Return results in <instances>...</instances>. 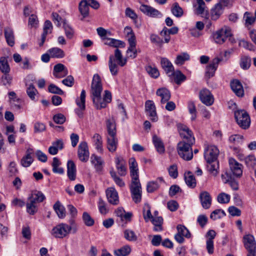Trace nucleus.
<instances>
[{
	"label": "nucleus",
	"mask_w": 256,
	"mask_h": 256,
	"mask_svg": "<svg viewBox=\"0 0 256 256\" xmlns=\"http://www.w3.org/2000/svg\"><path fill=\"white\" fill-rule=\"evenodd\" d=\"M78 231V226L73 220H70V224L60 223L54 227L51 234L58 238H64L68 236L70 233L75 234Z\"/></svg>",
	"instance_id": "nucleus-1"
},
{
	"label": "nucleus",
	"mask_w": 256,
	"mask_h": 256,
	"mask_svg": "<svg viewBox=\"0 0 256 256\" xmlns=\"http://www.w3.org/2000/svg\"><path fill=\"white\" fill-rule=\"evenodd\" d=\"M126 58H123L122 52L118 49H116L114 55H110L108 60V67L111 74L112 76L118 74L119 68L124 66L126 64Z\"/></svg>",
	"instance_id": "nucleus-2"
},
{
	"label": "nucleus",
	"mask_w": 256,
	"mask_h": 256,
	"mask_svg": "<svg viewBox=\"0 0 256 256\" xmlns=\"http://www.w3.org/2000/svg\"><path fill=\"white\" fill-rule=\"evenodd\" d=\"M102 90V86L101 78L98 74L93 76L91 86L90 94L94 104L98 102L100 100L101 92Z\"/></svg>",
	"instance_id": "nucleus-3"
},
{
	"label": "nucleus",
	"mask_w": 256,
	"mask_h": 256,
	"mask_svg": "<svg viewBox=\"0 0 256 256\" xmlns=\"http://www.w3.org/2000/svg\"><path fill=\"white\" fill-rule=\"evenodd\" d=\"M194 144L192 138L190 142H180L178 144L177 151L180 157L186 160H192L193 157L192 146Z\"/></svg>",
	"instance_id": "nucleus-4"
},
{
	"label": "nucleus",
	"mask_w": 256,
	"mask_h": 256,
	"mask_svg": "<svg viewBox=\"0 0 256 256\" xmlns=\"http://www.w3.org/2000/svg\"><path fill=\"white\" fill-rule=\"evenodd\" d=\"M130 188L134 202L136 204L140 202L142 198V188L138 177L132 178Z\"/></svg>",
	"instance_id": "nucleus-5"
},
{
	"label": "nucleus",
	"mask_w": 256,
	"mask_h": 256,
	"mask_svg": "<svg viewBox=\"0 0 256 256\" xmlns=\"http://www.w3.org/2000/svg\"><path fill=\"white\" fill-rule=\"evenodd\" d=\"M124 32L129 44V47L126 51L127 54L131 52L130 57L134 58L136 56L137 51L136 48V38L134 32L130 26H127L124 28Z\"/></svg>",
	"instance_id": "nucleus-6"
},
{
	"label": "nucleus",
	"mask_w": 256,
	"mask_h": 256,
	"mask_svg": "<svg viewBox=\"0 0 256 256\" xmlns=\"http://www.w3.org/2000/svg\"><path fill=\"white\" fill-rule=\"evenodd\" d=\"M232 34V30L228 26H224L221 28L213 32L212 37L213 40L217 44H224L226 40Z\"/></svg>",
	"instance_id": "nucleus-7"
},
{
	"label": "nucleus",
	"mask_w": 256,
	"mask_h": 256,
	"mask_svg": "<svg viewBox=\"0 0 256 256\" xmlns=\"http://www.w3.org/2000/svg\"><path fill=\"white\" fill-rule=\"evenodd\" d=\"M229 3L228 0H220L210 10V19L218 20L222 14L224 8L228 6Z\"/></svg>",
	"instance_id": "nucleus-8"
},
{
	"label": "nucleus",
	"mask_w": 256,
	"mask_h": 256,
	"mask_svg": "<svg viewBox=\"0 0 256 256\" xmlns=\"http://www.w3.org/2000/svg\"><path fill=\"white\" fill-rule=\"evenodd\" d=\"M234 117L238 124L243 129L248 128L250 120L248 114L244 110H237L234 112Z\"/></svg>",
	"instance_id": "nucleus-9"
},
{
	"label": "nucleus",
	"mask_w": 256,
	"mask_h": 256,
	"mask_svg": "<svg viewBox=\"0 0 256 256\" xmlns=\"http://www.w3.org/2000/svg\"><path fill=\"white\" fill-rule=\"evenodd\" d=\"M204 156L207 162L216 160L219 154L218 148L214 146L205 144Z\"/></svg>",
	"instance_id": "nucleus-10"
},
{
	"label": "nucleus",
	"mask_w": 256,
	"mask_h": 256,
	"mask_svg": "<svg viewBox=\"0 0 256 256\" xmlns=\"http://www.w3.org/2000/svg\"><path fill=\"white\" fill-rule=\"evenodd\" d=\"M178 129L180 136L182 138V140L181 142H190V140L192 138L193 139L194 142H195V138L193 132L187 126L179 124H178Z\"/></svg>",
	"instance_id": "nucleus-11"
},
{
	"label": "nucleus",
	"mask_w": 256,
	"mask_h": 256,
	"mask_svg": "<svg viewBox=\"0 0 256 256\" xmlns=\"http://www.w3.org/2000/svg\"><path fill=\"white\" fill-rule=\"evenodd\" d=\"M78 155L80 160L82 162L88 160L90 156L87 143L86 142H81L78 150Z\"/></svg>",
	"instance_id": "nucleus-12"
},
{
	"label": "nucleus",
	"mask_w": 256,
	"mask_h": 256,
	"mask_svg": "<svg viewBox=\"0 0 256 256\" xmlns=\"http://www.w3.org/2000/svg\"><path fill=\"white\" fill-rule=\"evenodd\" d=\"M145 110L146 114L153 122H156L158 118L156 112V108L153 101L148 100L145 102Z\"/></svg>",
	"instance_id": "nucleus-13"
},
{
	"label": "nucleus",
	"mask_w": 256,
	"mask_h": 256,
	"mask_svg": "<svg viewBox=\"0 0 256 256\" xmlns=\"http://www.w3.org/2000/svg\"><path fill=\"white\" fill-rule=\"evenodd\" d=\"M199 97L202 102L208 106H210L214 103L213 96L206 88H204L200 91Z\"/></svg>",
	"instance_id": "nucleus-14"
},
{
	"label": "nucleus",
	"mask_w": 256,
	"mask_h": 256,
	"mask_svg": "<svg viewBox=\"0 0 256 256\" xmlns=\"http://www.w3.org/2000/svg\"><path fill=\"white\" fill-rule=\"evenodd\" d=\"M244 243L248 253L256 252V242L254 237L251 234H248L244 237Z\"/></svg>",
	"instance_id": "nucleus-15"
},
{
	"label": "nucleus",
	"mask_w": 256,
	"mask_h": 256,
	"mask_svg": "<svg viewBox=\"0 0 256 256\" xmlns=\"http://www.w3.org/2000/svg\"><path fill=\"white\" fill-rule=\"evenodd\" d=\"M222 60V59L218 58H214L210 63L207 66L206 70V76L208 78L213 76L215 72L217 69L219 63Z\"/></svg>",
	"instance_id": "nucleus-16"
},
{
	"label": "nucleus",
	"mask_w": 256,
	"mask_h": 256,
	"mask_svg": "<svg viewBox=\"0 0 256 256\" xmlns=\"http://www.w3.org/2000/svg\"><path fill=\"white\" fill-rule=\"evenodd\" d=\"M106 193L108 201L110 204L112 205H118L119 204L118 194L114 188H108Z\"/></svg>",
	"instance_id": "nucleus-17"
},
{
	"label": "nucleus",
	"mask_w": 256,
	"mask_h": 256,
	"mask_svg": "<svg viewBox=\"0 0 256 256\" xmlns=\"http://www.w3.org/2000/svg\"><path fill=\"white\" fill-rule=\"evenodd\" d=\"M196 4H194L195 12L206 18H208L207 8L204 0H196Z\"/></svg>",
	"instance_id": "nucleus-18"
},
{
	"label": "nucleus",
	"mask_w": 256,
	"mask_h": 256,
	"mask_svg": "<svg viewBox=\"0 0 256 256\" xmlns=\"http://www.w3.org/2000/svg\"><path fill=\"white\" fill-rule=\"evenodd\" d=\"M228 164L230 170L234 176H241L242 174V166L234 158H230L228 160Z\"/></svg>",
	"instance_id": "nucleus-19"
},
{
	"label": "nucleus",
	"mask_w": 256,
	"mask_h": 256,
	"mask_svg": "<svg viewBox=\"0 0 256 256\" xmlns=\"http://www.w3.org/2000/svg\"><path fill=\"white\" fill-rule=\"evenodd\" d=\"M199 198L202 207L204 209H208L212 203V198L210 194L206 191L200 192Z\"/></svg>",
	"instance_id": "nucleus-20"
},
{
	"label": "nucleus",
	"mask_w": 256,
	"mask_h": 256,
	"mask_svg": "<svg viewBox=\"0 0 256 256\" xmlns=\"http://www.w3.org/2000/svg\"><path fill=\"white\" fill-rule=\"evenodd\" d=\"M115 162L118 174L121 176H125L127 172L126 160L121 156H116L115 158Z\"/></svg>",
	"instance_id": "nucleus-21"
},
{
	"label": "nucleus",
	"mask_w": 256,
	"mask_h": 256,
	"mask_svg": "<svg viewBox=\"0 0 256 256\" xmlns=\"http://www.w3.org/2000/svg\"><path fill=\"white\" fill-rule=\"evenodd\" d=\"M85 102H86V91L82 90L81 92L80 98H78L76 100V103L78 106L80 108V110H78L76 112L79 118H82L83 113L82 110H85Z\"/></svg>",
	"instance_id": "nucleus-22"
},
{
	"label": "nucleus",
	"mask_w": 256,
	"mask_h": 256,
	"mask_svg": "<svg viewBox=\"0 0 256 256\" xmlns=\"http://www.w3.org/2000/svg\"><path fill=\"white\" fill-rule=\"evenodd\" d=\"M230 87L233 92L239 97L244 95V90L240 82L238 80H234L230 82Z\"/></svg>",
	"instance_id": "nucleus-23"
},
{
	"label": "nucleus",
	"mask_w": 256,
	"mask_h": 256,
	"mask_svg": "<svg viewBox=\"0 0 256 256\" xmlns=\"http://www.w3.org/2000/svg\"><path fill=\"white\" fill-rule=\"evenodd\" d=\"M112 100V94L108 90L104 91V98H102L100 96V100H98V102L95 103L94 106L97 109H101L104 108L106 106L108 103H110Z\"/></svg>",
	"instance_id": "nucleus-24"
},
{
	"label": "nucleus",
	"mask_w": 256,
	"mask_h": 256,
	"mask_svg": "<svg viewBox=\"0 0 256 256\" xmlns=\"http://www.w3.org/2000/svg\"><path fill=\"white\" fill-rule=\"evenodd\" d=\"M140 10L144 14L152 17H158L162 16V14L156 8L146 4H142Z\"/></svg>",
	"instance_id": "nucleus-25"
},
{
	"label": "nucleus",
	"mask_w": 256,
	"mask_h": 256,
	"mask_svg": "<svg viewBox=\"0 0 256 256\" xmlns=\"http://www.w3.org/2000/svg\"><path fill=\"white\" fill-rule=\"evenodd\" d=\"M34 153V150L32 148H28L26 151V156L21 160L20 164L24 167L29 166L33 162L34 160L32 155Z\"/></svg>",
	"instance_id": "nucleus-26"
},
{
	"label": "nucleus",
	"mask_w": 256,
	"mask_h": 256,
	"mask_svg": "<svg viewBox=\"0 0 256 256\" xmlns=\"http://www.w3.org/2000/svg\"><path fill=\"white\" fill-rule=\"evenodd\" d=\"M52 24L49 20H46L44 26V28H43V32L42 34V40L41 42L40 43L39 45L40 46H43L46 39V36L48 34H50L52 32Z\"/></svg>",
	"instance_id": "nucleus-27"
},
{
	"label": "nucleus",
	"mask_w": 256,
	"mask_h": 256,
	"mask_svg": "<svg viewBox=\"0 0 256 256\" xmlns=\"http://www.w3.org/2000/svg\"><path fill=\"white\" fill-rule=\"evenodd\" d=\"M64 148V143L62 140H57L52 142V146L48 150L49 154L56 155L58 154V150H62Z\"/></svg>",
	"instance_id": "nucleus-28"
},
{
	"label": "nucleus",
	"mask_w": 256,
	"mask_h": 256,
	"mask_svg": "<svg viewBox=\"0 0 256 256\" xmlns=\"http://www.w3.org/2000/svg\"><path fill=\"white\" fill-rule=\"evenodd\" d=\"M156 94L161 98L160 102L162 104L168 102L170 98V92L166 88H158L156 92Z\"/></svg>",
	"instance_id": "nucleus-29"
},
{
	"label": "nucleus",
	"mask_w": 256,
	"mask_h": 256,
	"mask_svg": "<svg viewBox=\"0 0 256 256\" xmlns=\"http://www.w3.org/2000/svg\"><path fill=\"white\" fill-rule=\"evenodd\" d=\"M4 37L8 44L12 46L14 44V36L12 29L10 27H6L4 29Z\"/></svg>",
	"instance_id": "nucleus-30"
},
{
	"label": "nucleus",
	"mask_w": 256,
	"mask_h": 256,
	"mask_svg": "<svg viewBox=\"0 0 256 256\" xmlns=\"http://www.w3.org/2000/svg\"><path fill=\"white\" fill-rule=\"evenodd\" d=\"M45 198L43 194L38 190H34L32 192L30 196L28 198V200H30L36 204L42 202Z\"/></svg>",
	"instance_id": "nucleus-31"
},
{
	"label": "nucleus",
	"mask_w": 256,
	"mask_h": 256,
	"mask_svg": "<svg viewBox=\"0 0 256 256\" xmlns=\"http://www.w3.org/2000/svg\"><path fill=\"white\" fill-rule=\"evenodd\" d=\"M52 58H62L65 56V52L61 48L57 47L52 48L48 50Z\"/></svg>",
	"instance_id": "nucleus-32"
},
{
	"label": "nucleus",
	"mask_w": 256,
	"mask_h": 256,
	"mask_svg": "<svg viewBox=\"0 0 256 256\" xmlns=\"http://www.w3.org/2000/svg\"><path fill=\"white\" fill-rule=\"evenodd\" d=\"M160 64L162 67L167 74L169 75L170 74H172V72L174 71V68L168 59L166 58H161Z\"/></svg>",
	"instance_id": "nucleus-33"
},
{
	"label": "nucleus",
	"mask_w": 256,
	"mask_h": 256,
	"mask_svg": "<svg viewBox=\"0 0 256 256\" xmlns=\"http://www.w3.org/2000/svg\"><path fill=\"white\" fill-rule=\"evenodd\" d=\"M118 140L116 136H108L107 148L109 151L114 152L116 150Z\"/></svg>",
	"instance_id": "nucleus-34"
},
{
	"label": "nucleus",
	"mask_w": 256,
	"mask_h": 256,
	"mask_svg": "<svg viewBox=\"0 0 256 256\" xmlns=\"http://www.w3.org/2000/svg\"><path fill=\"white\" fill-rule=\"evenodd\" d=\"M238 177H222V182L225 184H228L233 190H236L238 189Z\"/></svg>",
	"instance_id": "nucleus-35"
},
{
	"label": "nucleus",
	"mask_w": 256,
	"mask_h": 256,
	"mask_svg": "<svg viewBox=\"0 0 256 256\" xmlns=\"http://www.w3.org/2000/svg\"><path fill=\"white\" fill-rule=\"evenodd\" d=\"M207 170L210 174L216 176L218 174L219 164L217 160L208 162Z\"/></svg>",
	"instance_id": "nucleus-36"
},
{
	"label": "nucleus",
	"mask_w": 256,
	"mask_h": 256,
	"mask_svg": "<svg viewBox=\"0 0 256 256\" xmlns=\"http://www.w3.org/2000/svg\"><path fill=\"white\" fill-rule=\"evenodd\" d=\"M108 136H116V130L115 122L113 119H108L106 120Z\"/></svg>",
	"instance_id": "nucleus-37"
},
{
	"label": "nucleus",
	"mask_w": 256,
	"mask_h": 256,
	"mask_svg": "<svg viewBox=\"0 0 256 256\" xmlns=\"http://www.w3.org/2000/svg\"><path fill=\"white\" fill-rule=\"evenodd\" d=\"M90 6L86 0H82L79 4V10L83 18L88 17L89 15Z\"/></svg>",
	"instance_id": "nucleus-38"
},
{
	"label": "nucleus",
	"mask_w": 256,
	"mask_h": 256,
	"mask_svg": "<svg viewBox=\"0 0 256 256\" xmlns=\"http://www.w3.org/2000/svg\"><path fill=\"white\" fill-rule=\"evenodd\" d=\"M152 142L158 152L162 154L164 152V144L159 137L154 136L152 138Z\"/></svg>",
	"instance_id": "nucleus-39"
},
{
	"label": "nucleus",
	"mask_w": 256,
	"mask_h": 256,
	"mask_svg": "<svg viewBox=\"0 0 256 256\" xmlns=\"http://www.w3.org/2000/svg\"><path fill=\"white\" fill-rule=\"evenodd\" d=\"M54 209L60 218H63L66 216V211L64 206L58 201L54 205Z\"/></svg>",
	"instance_id": "nucleus-40"
},
{
	"label": "nucleus",
	"mask_w": 256,
	"mask_h": 256,
	"mask_svg": "<svg viewBox=\"0 0 256 256\" xmlns=\"http://www.w3.org/2000/svg\"><path fill=\"white\" fill-rule=\"evenodd\" d=\"M152 222L154 226V231L158 232L162 230L163 218L162 216L153 217L152 219Z\"/></svg>",
	"instance_id": "nucleus-41"
},
{
	"label": "nucleus",
	"mask_w": 256,
	"mask_h": 256,
	"mask_svg": "<svg viewBox=\"0 0 256 256\" xmlns=\"http://www.w3.org/2000/svg\"><path fill=\"white\" fill-rule=\"evenodd\" d=\"M172 75L174 76V80L178 84H180L186 80V76L180 70L174 71L172 74H169V76Z\"/></svg>",
	"instance_id": "nucleus-42"
},
{
	"label": "nucleus",
	"mask_w": 256,
	"mask_h": 256,
	"mask_svg": "<svg viewBox=\"0 0 256 256\" xmlns=\"http://www.w3.org/2000/svg\"><path fill=\"white\" fill-rule=\"evenodd\" d=\"M130 247L128 245H126L115 250L114 254L116 256H127L130 254Z\"/></svg>",
	"instance_id": "nucleus-43"
},
{
	"label": "nucleus",
	"mask_w": 256,
	"mask_h": 256,
	"mask_svg": "<svg viewBox=\"0 0 256 256\" xmlns=\"http://www.w3.org/2000/svg\"><path fill=\"white\" fill-rule=\"evenodd\" d=\"M129 165L130 175L132 176H138V164L134 158H131L129 160Z\"/></svg>",
	"instance_id": "nucleus-44"
},
{
	"label": "nucleus",
	"mask_w": 256,
	"mask_h": 256,
	"mask_svg": "<svg viewBox=\"0 0 256 256\" xmlns=\"http://www.w3.org/2000/svg\"><path fill=\"white\" fill-rule=\"evenodd\" d=\"M62 22L63 28L66 38L68 39H72L74 36V30L68 24L66 23L65 20H64Z\"/></svg>",
	"instance_id": "nucleus-45"
},
{
	"label": "nucleus",
	"mask_w": 256,
	"mask_h": 256,
	"mask_svg": "<svg viewBox=\"0 0 256 256\" xmlns=\"http://www.w3.org/2000/svg\"><path fill=\"white\" fill-rule=\"evenodd\" d=\"M0 70L4 74H8L10 71V66L5 57H2L0 58Z\"/></svg>",
	"instance_id": "nucleus-46"
},
{
	"label": "nucleus",
	"mask_w": 256,
	"mask_h": 256,
	"mask_svg": "<svg viewBox=\"0 0 256 256\" xmlns=\"http://www.w3.org/2000/svg\"><path fill=\"white\" fill-rule=\"evenodd\" d=\"M91 162L94 165L97 171H100L102 170V161L100 157L93 154L91 156Z\"/></svg>",
	"instance_id": "nucleus-47"
},
{
	"label": "nucleus",
	"mask_w": 256,
	"mask_h": 256,
	"mask_svg": "<svg viewBox=\"0 0 256 256\" xmlns=\"http://www.w3.org/2000/svg\"><path fill=\"white\" fill-rule=\"evenodd\" d=\"M93 142L96 150L101 152L102 150V136L98 134H95L92 137Z\"/></svg>",
	"instance_id": "nucleus-48"
},
{
	"label": "nucleus",
	"mask_w": 256,
	"mask_h": 256,
	"mask_svg": "<svg viewBox=\"0 0 256 256\" xmlns=\"http://www.w3.org/2000/svg\"><path fill=\"white\" fill-rule=\"evenodd\" d=\"M171 12L172 14L177 18L181 17L184 14L183 10L177 2H174L172 6Z\"/></svg>",
	"instance_id": "nucleus-49"
},
{
	"label": "nucleus",
	"mask_w": 256,
	"mask_h": 256,
	"mask_svg": "<svg viewBox=\"0 0 256 256\" xmlns=\"http://www.w3.org/2000/svg\"><path fill=\"white\" fill-rule=\"evenodd\" d=\"M76 166L74 162L69 160L67 162V174L68 176H76Z\"/></svg>",
	"instance_id": "nucleus-50"
},
{
	"label": "nucleus",
	"mask_w": 256,
	"mask_h": 256,
	"mask_svg": "<svg viewBox=\"0 0 256 256\" xmlns=\"http://www.w3.org/2000/svg\"><path fill=\"white\" fill-rule=\"evenodd\" d=\"M190 56L186 52H182L177 56L175 60V64L178 65H182L184 62L189 60Z\"/></svg>",
	"instance_id": "nucleus-51"
},
{
	"label": "nucleus",
	"mask_w": 256,
	"mask_h": 256,
	"mask_svg": "<svg viewBox=\"0 0 256 256\" xmlns=\"http://www.w3.org/2000/svg\"><path fill=\"white\" fill-rule=\"evenodd\" d=\"M124 238L128 240L135 242L138 240V237L135 232L130 230H126L124 232Z\"/></svg>",
	"instance_id": "nucleus-52"
},
{
	"label": "nucleus",
	"mask_w": 256,
	"mask_h": 256,
	"mask_svg": "<svg viewBox=\"0 0 256 256\" xmlns=\"http://www.w3.org/2000/svg\"><path fill=\"white\" fill-rule=\"evenodd\" d=\"M251 59L248 56H242L240 62V66L243 70H248L250 66Z\"/></svg>",
	"instance_id": "nucleus-53"
},
{
	"label": "nucleus",
	"mask_w": 256,
	"mask_h": 256,
	"mask_svg": "<svg viewBox=\"0 0 256 256\" xmlns=\"http://www.w3.org/2000/svg\"><path fill=\"white\" fill-rule=\"evenodd\" d=\"M224 210L222 209H217L214 210L210 215V218L214 220L222 218L226 216Z\"/></svg>",
	"instance_id": "nucleus-54"
},
{
	"label": "nucleus",
	"mask_w": 256,
	"mask_h": 256,
	"mask_svg": "<svg viewBox=\"0 0 256 256\" xmlns=\"http://www.w3.org/2000/svg\"><path fill=\"white\" fill-rule=\"evenodd\" d=\"M26 94L32 100H35V96L38 94V92L34 86L31 84L26 89Z\"/></svg>",
	"instance_id": "nucleus-55"
},
{
	"label": "nucleus",
	"mask_w": 256,
	"mask_h": 256,
	"mask_svg": "<svg viewBox=\"0 0 256 256\" xmlns=\"http://www.w3.org/2000/svg\"><path fill=\"white\" fill-rule=\"evenodd\" d=\"M26 206V212L30 215L34 214L38 210L36 204L30 200H28Z\"/></svg>",
	"instance_id": "nucleus-56"
},
{
	"label": "nucleus",
	"mask_w": 256,
	"mask_h": 256,
	"mask_svg": "<svg viewBox=\"0 0 256 256\" xmlns=\"http://www.w3.org/2000/svg\"><path fill=\"white\" fill-rule=\"evenodd\" d=\"M82 220L84 224L88 226H92L94 224V220L87 212H84L82 214Z\"/></svg>",
	"instance_id": "nucleus-57"
},
{
	"label": "nucleus",
	"mask_w": 256,
	"mask_h": 256,
	"mask_svg": "<svg viewBox=\"0 0 256 256\" xmlns=\"http://www.w3.org/2000/svg\"><path fill=\"white\" fill-rule=\"evenodd\" d=\"M178 233L186 238H190L191 234L187 228L183 225L178 224L177 226Z\"/></svg>",
	"instance_id": "nucleus-58"
},
{
	"label": "nucleus",
	"mask_w": 256,
	"mask_h": 256,
	"mask_svg": "<svg viewBox=\"0 0 256 256\" xmlns=\"http://www.w3.org/2000/svg\"><path fill=\"white\" fill-rule=\"evenodd\" d=\"M53 72H62L64 76H66L68 74V70L63 64H58L54 66Z\"/></svg>",
	"instance_id": "nucleus-59"
},
{
	"label": "nucleus",
	"mask_w": 256,
	"mask_h": 256,
	"mask_svg": "<svg viewBox=\"0 0 256 256\" xmlns=\"http://www.w3.org/2000/svg\"><path fill=\"white\" fill-rule=\"evenodd\" d=\"M230 198V196L229 194L222 192L218 195L217 200L220 204H227L229 202Z\"/></svg>",
	"instance_id": "nucleus-60"
},
{
	"label": "nucleus",
	"mask_w": 256,
	"mask_h": 256,
	"mask_svg": "<svg viewBox=\"0 0 256 256\" xmlns=\"http://www.w3.org/2000/svg\"><path fill=\"white\" fill-rule=\"evenodd\" d=\"M98 208L100 213L102 214H106L108 212V209L106 207L105 202L101 198L98 200Z\"/></svg>",
	"instance_id": "nucleus-61"
},
{
	"label": "nucleus",
	"mask_w": 256,
	"mask_h": 256,
	"mask_svg": "<svg viewBox=\"0 0 256 256\" xmlns=\"http://www.w3.org/2000/svg\"><path fill=\"white\" fill-rule=\"evenodd\" d=\"M159 188V184L156 182L152 181L148 183L146 190L148 192H153Z\"/></svg>",
	"instance_id": "nucleus-62"
},
{
	"label": "nucleus",
	"mask_w": 256,
	"mask_h": 256,
	"mask_svg": "<svg viewBox=\"0 0 256 256\" xmlns=\"http://www.w3.org/2000/svg\"><path fill=\"white\" fill-rule=\"evenodd\" d=\"M12 77L8 74H4L1 78V83L4 86H10L12 83Z\"/></svg>",
	"instance_id": "nucleus-63"
},
{
	"label": "nucleus",
	"mask_w": 256,
	"mask_h": 256,
	"mask_svg": "<svg viewBox=\"0 0 256 256\" xmlns=\"http://www.w3.org/2000/svg\"><path fill=\"white\" fill-rule=\"evenodd\" d=\"M48 90L50 92L54 94L62 95L64 94V92L58 86L54 84H50L48 86Z\"/></svg>",
	"instance_id": "nucleus-64"
}]
</instances>
